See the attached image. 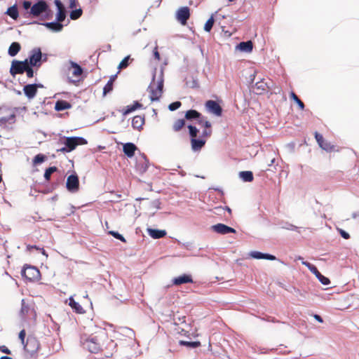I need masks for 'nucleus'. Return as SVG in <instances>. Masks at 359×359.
I'll return each mask as SVG.
<instances>
[{
  "label": "nucleus",
  "instance_id": "nucleus-1",
  "mask_svg": "<svg viewBox=\"0 0 359 359\" xmlns=\"http://www.w3.org/2000/svg\"><path fill=\"white\" fill-rule=\"evenodd\" d=\"M107 339L106 330L100 329L95 334L87 336L83 334L81 337V344L83 348L91 353H98L102 350L104 341Z\"/></svg>",
  "mask_w": 359,
  "mask_h": 359
},
{
  "label": "nucleus",
  "instance_id": "nucleus-2",
  "mask_svg": "<svg viewBox=\"0 0 359 359\" xmlns=\"http://www.w3.org/2000/svg\"><path fill=\"white\" fill-rule=\"evenodd\" d=\"M25 351L30 355H34L40 348V343L36 337L29 335L23 344Z\"/></svg>",
  "mask_w": 359,
  "mask_h": 359
},
{
  "label": "nucleus",
  "instance_id": "nucleus-3",
  "mask_svg": "<svg viewBox=\"0 0 359 359\" xmlns=\"http://www.w3.org/2000/svg\"><path fill=\"white\" fill-rule=\"evenodd\" d=\"M22 276L29 281L39 280L41 276L39 270L33 266L25 265L22 271Z\"/></svg>",
  "mask_w": 359,
  "mask_h": 359
},
{
  "label": "nucleus",
  "instance_id": "nucleus-4",
  "mask_svg": "<svg viewBox=\"0 0 359 359\" xmlns=\"http://www.w3.org/2000/svg\"><path fill=\"white\" fill-rule=\"evenodd\" d=\"M86 144V140L81 137H67L65 144L68 149H67L66 148H62L61 150L65 151H71L75 149L78 145H83Z\"/></svg>",
  "mask_w": 359,
  "mask_h": 359
},
{
  "label": "nucleus",
  "instance_id": "nucleus-5",
  "mask_svg": "<svg viewBox=\"0 0 359 359\" xmlns=\"http://www.w3.org/2000/svg\"><path fill=\"white\" fill-rule=\"evenodd\" d=\"M28 65L29 62L27 59L25 60L24 61L13 60L10 68V74L12 76H15L16 74H22L26 70Z\"/></svg>",
  "mask_w": 359,
  "mask_h": 359
},
{
  "label": "nucleus",
  "instance_id": "nucleus-6",
  "mask_svg": "<svg viewBox=\"0 0 359 359\" xmlns=\"http://www.w3.org/2000/svg\"><path fill=\"white\" fill-rule=\"evenodd\" d=\"M190 9L187 6L180 8L176 12V19L182 25H186L190 18Z\"/></svg>",
  "mask_w": 359,
  "mask_h": 359
},
{
  "label": "nucleus",
  "instance_id": "nucleus-7",
  "mask_svg": "<svg viewBox=\"0 0 359 359\" xmlns=\"http://www.w3.org/2000/svg\"><path fill=\"white\" fill-rule=\"evenodd\" d=\"M48 9V4L44 1H40L34 4L29 11V15L34 17H38L41 13L46 11Z\"/></svg>",
  "mask_w": 359,
  "mask_h": 359
},
{
  "label": "nucleus",
  "instance_id": "nucleus-8",
  "mask_svg": "<svg viewBox=\"0 0 359 359\" xmlns=\"http://www.w3.org/2000/svg\"><path fill=\"white\" fill-rule=\"evenodd\" d=\"M67 190L72 193H76L79 189V180L76 175H71L67 177L66 182Z\"/></svg>",
  "mask_w": 359,
  "mask_h": 359
},
{
  "label": "nucleus",
  "instance_id": "nucleus-9",
  "mask_svg": "<svg viewBox=\"0 0 359 359\" xmlns=\"http://www.w3.org/2000/svg\"><path fill=\"white\" fill-rule=\"evenodd\" d=\"M41 56L42 55L40 48L33 49L29 58H27L29 65L39 67L41 65Z\"/></svg>",
  "mask_w": 359,
  "mask_h": 359
},
{
  "label": "nucleus",
  "instance_id": "nucleus-10",
  "mask_svg": "<svg viewBox=\"0 0 359 359\" xmlns=\"http://www.w3.org/2000/svg\"><path fill=\"white\" fill-rule=\"evenodd\" d=\"M163 81H160L156 87L154 88L153 86H149L150 88V99L151 101L158 100L163 93Z\"/></svg>",
  "mask_w": 359,
  "mask_h": 359
},
{
  "label": "nucleus",
  "instance_id": "nucleus-11",
  "mask_svg": "<svg viewBox=\"0 0 359 359\" xmlns=\"http://www.w3.org/2000/svg\"><path fill=\"white\" fill-rule=\"evenodd\" d=\"M71 67L69 68V71H72V77L70 78L71 81L73 82L79 81L81 74H83V69L78 64L71 62H70Z\"/></svg>",
  "mask_w": 359,
  "mask_h": 359
},
{
  "label": "nucleus",
  "instance_id": "nucleus-12",
  "mask_svg": "<svg viewBox=\"0 0 359 359\" xmlns=\"http://www.w3.org/2000/svg\"><path fill=\"white\" fill-rule=\"evenodd\" d=\"M205 107L207 109L217 116H220L222 113V109L221 106L214 100H208L205 102Z\"/></svg>",
  "mask_w": 359,
  "mask_h": 359
},
{
  "label": "nucleus",
  "instance_id": "nucleus-13",
  "mask_svg": "<svg viewBox=\"0 0 359 359\" xmlns=\"http://www.w3.org/2000/svg\"><path fill=\"white\" fill-rule=\"evenodd\" d=\"M211 228L215 232L222 235L229 233H236V230L233 228L221 223L213 225Z\"/></svg>",
  "mask_w": 359,
  "mask_h": 359
},
{
  "label": "nucleus",
  "instance_id": "nucleus-14",
  "mask_svg": "<svg viewBox=\"0 0 359 359\" xmlns=\"http://www.w3.org/2000/svg\"><path fill=\"white\" fill-rule=\"evenodd\" d=\"M41 87V85L37 84H28L24 86L23 91L25 95L29 98H34L37 93V88Z\"/></svg>",
  "mask_w": 359,
  "mask_h": 359
},
{
  "label": "nucleus",
  "instance_id": "nucleus-15",
  "mask_svg": "<svg viewBox=\"0 0 359 359\" xmlns=\"http://www.w3.org/2000/svg\"><path fill=\"white\" fill-rule=\"evenodd\" d=\"M193 282L194 281L191 276L185 273L172 279V284L175 285H180L182 284L185 283H191Z\"/></svg>",
  "mask_w": 359,
  "mask_h": 359
},
{
  "label": "nucleus",
  "instance_id": "nucleus-16",
  "mask_svg": "<svg viewBox=\"0 0 359 359\" xmlns=\"http://www.w3.org/2000/svg\"><path fill=\"white\" fill-rule=\"evenodd\" d=\"M144 124V116H135L132 120V126L134 129L140 130L142 129V126Z\"/></svg>",
  "mask_w": 359,
  "mask_h": 359
},
{
  "label": "nucleus",
  "instance_id": "nucleus-17",
  "mask_svg": "<svg viewBox=\"0 0 359 359\" xmlns=\"http://www.w3.org/2000/svg\"><path fill=\"white\" fill-rule=\"evenodd\" d=\"M70 108H72V104L69 102L62 100H57L55 104V109L57 111L69 109Z\"/></svg>",
  "mask_w": 359,
  "mask_h": 359
},
{
  "label": "nucleus",
  "instance_id": "nucleus-18",
  "mask_svg": "<svg viewBox=\"0 0 359 359\" xmlns=\"http://www.w3.org/2000/svg\"><path fill=\"white\" fill-rule=\"evenodd\" d=\"M149 235L155 239L163 238L166 235V231L165 230H159L154 229H147Z\"/></svg>",
  "mask_w": 359,
  "mask_h": 359
},
{
  "label": "nucleus",
  "instance_id": "nucleus-19",
  "mask_svg": "<svg viewBox=\"0 0 359 359\" xmlns=\"http://www.w3.org/2000/svg\"><path fill=\"white\" fill-rule=\"evenodd\" d=\"M6 112V109H0V124L6 123L8 122H10L11 120L14 119L15 115L13 114H9L8 115H6L5 114Z\"/></svg>",
  "mask_w": 359,
  "mask_h": 359
},
{
  "label": "nucleus",
  "instance_id": "nucleus-20",
  "mask_svg": "<svg viewBox=\"0 0 359 359\" xmlns=\"http://www.w3.org/2000/svg\"><path fill=\"white\" fill-rule=\"evenodd\" d=\"M136 149V146L133 143H126L123 145V152L128 157L133 156Z\"/></svg>",
  "mask_w": 359,
  "mask_h": 359
},
{
  "label": "nucleus",
  "instance_id": "nucleus-21",
  "mask_svg": "<svg viewBox=\"0 0 359 359\" xmlns=\"http://www.w3.org/2000/svg\"><path fill=\"white\" fill-rule=\"evenodd\" d=\"M191 148L194 151H199L205 145V140L202 139H191Z\"/></svg>",
  "mask_w": 359,
  "mask_h": 359
},
{
  "label": "nucleus",
  "instance_id": "nucleus-22",
  "mask_svg": "<svg viewBox=\"0 0 359 359\" xmlns=\"http://www.w3.org/2000/svg\"><path fill=\"white\" fill-rule=\"evenodd\" d=\"M250 255L252 257H253L255 259H269V260H275L276 259V257L272 255L264 254V253L257 252V251L252 252L250 253Z\"/></svg>",
  "mask_w": 359,
  "mask_h": 359
},
{
  "label": "nucleus",
  "instance_id": "nucleus-23",
  "mask_svg": "<svg viewBox=\"0 0 359 359\" xmlns=\"http://www.w3.org/2000/svg\"><path fill=\"white\" fill-rule=\"evenodd\" d=\"M21 49V46L18 42H13L8 48L9 55L15 56Z\"/></svg>",
  "mask_w": 359,
  "mask_h": 359
},
{
  "label": "nucleus",
  "instance_id": "nucleus-24",
  "mask_svg": "<svg viewBox=\"0 0 359 359\" xmlns=\"http://www.w3.org/2000/svg\"><path fill=\"white\" fill-rule=\"evenodd\" d=\"M238 48L241 51L250 53L253 48V43L251 41H243L238 44Z\"/></svg>",
  "mask_w": 359,
  "mask_h": 359
},
{
  "label": "nucleus",
  "instance_id": "nucleus-25",
  "mask_svg": "<svg viewBox=\"0 0 359 359\" xmlns=\"http://www.w3.org/2000/svg\"><path fill=\"white\" fill-rule=\"evenodd\" d=\"M43 25L48 29L55 32H60L62 30L63 27V25L58 22H46Z\"/></svg>",
  "mask_w": 359,
  "mask_h": 359
},
{
  "label": "nucleus",
  "instance_id": "nucleus-26",
  "mask_svg": "<svg viewBox=\"0 0 359 359\" xmlns=\"http://www.w3.org/2000/svg\"><path fill=\"white\" fill-rule=\"evenodd\" d=\"M69 306L78 313H83L85 312L83 308L73 298L69 299Z\"/></svg>",
  "mask_w": 359,
  "mask_h": 359
},
{
  "label": "nucleus",
  "instance_id": "nucleus-27",
  "mask_svg": "<svg viewBox=\"0 0 359 359\" xmlns=\"http://www.w3.org/2000/svg\"><path fill=\"white\" fill-rule=\"evenodd\" d=\"M142 104L139 103L138 102H135L133 104L127 106L126 108L123 111V115H127L135 110L140 109L142 107Z\"/></svg>",
  "mask_w": 359,
  "mask_h": 359
},
{
  "label": "nucleus",
  "instance_id": "nucleus-28",
  "mask_svg": "<svg viewBox=\"0 0 359 359\" xmlns=\"http://www.w3.org/2000/svg\"><path fill=\"white\" fill-rule=\"evenodd\" d=\"M201 116V114L194 109H190L188 110L185 114V118L187 120H191V119H197L200 118Z\"/></svg>",
  "mask_w": 359,
  "mask_h": 359
},
{
  "label": "nucleus",
  "instance_id": "nucleus-29",
  "mask_svg": "<svg viewBox=\"0 0 359 359\" xmlns=\"http://www.w3.org/2000/svg\"><path fill=\"white\" fill-rule=\"evenodd\" d=\"M240 177L245 182H250L253 180V174L251 171H242L239 174Z\"/></svg>",
  "mask_w": 359,
  "mask_h": 359
},
{
  "label": "nucleus",
  "instance_id": "nucleus-30",
  "mask_svg": "<svg viewBox=\"0 0 359 359\" xmlns=\"http://www.w3.org/2000/svg\"><path fill=\"white\" fill-rule=\"evenodd\" d=\"M185 126V121L184 119H177L172 125V130L175 132L180 131Z\"/></svg>",
  "mask_w": 359,
  "mask_h": 359
},
{
  "label": "nucleus",
  "instance_id": "nucleus-31",
  "mask_svg": "<svg viewBox=\"0 0 359 359\" xmlns=\"http://www.w3.org/2000/svg\"><path fill=\"white\" fill-rule=\"evenodd\" d=\"M6 14L8 15L13 20H17L19 16V14L16 6L9 7L6 11Z\"/></svg>",
  "mask_w": 359,
  "mask_h": 359
},
{
  "label": "nucleus",
  "instance_id": "nucleus-32",
  "mask_svg": "<svg viewBox=\"0 0 359 359\" xmlns=\"http://www.w3.org/2000/svg\"><path fill=\"white\" fill-rule=\"evenodd\" d=\"M290 97L297 104L301 110L304 109L305 105L304 102L298 97V96L293 91H292L290 93Z\"/></svg>",
  "mask_w": 359,
  "mask_h": 359
},
{
  "label": "nucleus",
  "instance_id": "nucleus-33",
  "mask_svg": "<svg viewBox=\"0 0 359 359\" xmlns=\"http://www.w3.org/2000/svg\"><path fill=\"white\" fill-rule=\"evenodd\" d=\"M320 147L327 152L337 151L334 145L332 144L330 142H327L326 140H325V142L321 145H320Z\"/></svg>",
  "mask_w": 359,
  "mask_h": 359
},
{
  "label": "nucleus",
  "instance_id": "nucleus-34",
  "mask_svg": "<svg viewBox=\"0 0 359 359\" xmlns=\"http://www.w3.org/2000/svg\"><path fill=\"white\" fill-rule=\"evenodd\" d=\"M302 264L307 266L310 271L313 273L316 276V278L319 276V274H320V272L318 270L317 267L313 264H311V263L307 262H303Z\"/></svg>",
  "mask_w": 359,
  "mask_h": 359
},
{
  "label": "nucleus",
  "instance_id": "nucleus-35",
  "mask_svg": "<svg viewBox=\"0 0 359 359\" xmlns=\"http://www.w3.org/2000/svg\"><path fill=\"white\" fill-rule=\"evenodd\" d=\"M82 13L83 11L81 8L74 10L70 13V18L72 20H77L82 15Z\"/></svg>",
  "mask_w": 359,
  "mask_h": 359
},
{
  "label": "nucleus",
  "instance_id": "nucleus-36",
  "mask_svg": "<svg viewBox=\"0 0 359 359\" xmlns=\"http://www.w3.org/2000/svg\"><path fill=\"white\" fill-rule=\"evenodd\" d=\"M57 170V168L53 166V167H50L48 168H47L45 171V173H44V178L46 179V181H49L50 179V176L51 175L55 172Z\"/></svg>",
  "mask_w": 359,
  "mask_h": 359
},
{
  "label": "nucleus",
  "instance_id": "nucleus-37",
  "mask_svg": "<svg viewBox=\"0 0 359 359\" xmlns=\"http://www.w3.org/2000/svg\"><path fill=\"white\" fill-rule=\"evenodd\" d=\"M214 22H215L214 18L212 16H211L205 22V26H204V29L208 32H210V30L212 29V28L213 27Z\"/></svg>",
  "mask_w": 359,
  "mask_h": 359
},
{
  "label": "nucleus",
  "instance_id": "nucleus-38",
  "mask_svg": "<svg viewBox=\"0 0 359 359\" xmlns=\"http://www.w3.org/2000/svg\"><path fill=\"white\" fill-rule=\"evenodd\" d=\"M180 345H184L192 348H196L198 347L201 345V343L199 341H180Z\"/></svg>",
  "mask_w": 359,
  "mask_h": 359
},
{
  "label": "nucleus",
  "instance_id": "nucleus-39",
  "mask_svg": "<svg viewBox=\"0 0 359 359\" xmlns=\"http://www.w3.org/2000/svg\"><path fill=\"white\" fill-rule=\"evenodd\" d=\"M148 168V165L145 162H138L136 165V169L140 173H144Z\"/></svg>",
  "mask_w": 359,
  "mask_h": 359
},
{
  "label": "nucleus",
  "instance_id": "nucleus-40",
  "mask_svg": "<svg viewBox=\"0 0 359 359\" xmlns=\"http://www.w3.org/2000/svg\"><path fill=\"white\" fill-rule=\"evenodd\" d=\"M46 157L45 155L39 154L34 157L33 163L34 164H39L43 163L46 160Z\"/></svg>",
  "mask_w": 359,
  "mask_h": 359
},
{
  "label": "nucleus",
  "instance_id": "nucleus-41",
  "mask_svg": "<svg viewBox=\"0 0 359 359\" xmlns=\"http://www.w3.org/2000/svg\"><path fill=\"white\" fill-rule=\"evenodd\" d=\"M113 90V83L111 81H108L107 84L104 86L103 88V95H106L107 93L111 92Z\"/></svg>",
  "mask_w": 359,
  "mask_h": 359
},
{
  "label": "nucleus",
  "instance_id": "nucleus-42",
  "mask_svg": "<svg viewBox=\"0 0 359 359\" xmlns=\"http://www.w3.org/2000/svg\"><path fill=\"white\" fill-rule=\"evenodd\" d=\"M65 17H66V14H65V9H60V11H58L57 14V22L60 23V22L64 21L65 19Z\"/></svg>",
  "mask_w": 359,
  "mask_h": 359
},
{
  "label": "nucleus",
  "instance_id": "nucleus-43",
  "mask_svg": "<svg viewBox=\"0 0 359 359\" xmlns=\"http://www.w3.org/2000/svg\"><path fill=\"white\" fill-rule=\"evenodd\" d=\"M109 233L110 235L113 236L115 238L120 240L123 243L126 242V240L125 239V238L121 234L118 233L117 231H110L109 232Z\"/></svg>",
  "mask_w": 359,
  "mask_h": 359
},
{
  "label": "nucleus",
  "instance_id": "nucleus-44",
  "mask_svg": "<svg viewBox=\"0 0 359 359\" xmlns=\"http://www.w3.org/2000/svg\"><path fill=\"white\" fill-rule=\"evenodd\" d=\"M188 128L189 130V134L191 137L196 138L198 133V130L195 126L191 125L188 126Z\"/></svg>",
  "mask_w": 359,
  "mask_h": 359
},
{
  "label": "nucleus",
  "instance_id": "nucleus-45",
  "mask_svg": "<svg viewBox=\"0 0 359 359\" xmlns=\"http://www.w3.org/2000/svg\"><path fill=\"white\" fill-rule=\"evenodd\" d=\"M129 59H130V56H127V57H124L119 63L118 68L120 69L126 68L128 66Z\"/></svg>",
  "mask_w": 359,
  "mask_h": 359
},
{
  "label": "nucleus",
  "instance_id": "nucleus-46",
  "mask_svg": "<svg viewBox=\"0 0 359 359\" xmlns=\"http://www.w3.org/2000/svg\"><path fill=\"white\" fill-rule=\"evenodd\" d=\"M318 280L324 285H327L330 283V280L328 278L324 276L321 273L317 277Z\"/></svg>",
  "mask_w": 359,
  "mask_h": 359
},
{
  "label": "nucleus",
  "instance_id": "nucleus-47",
  "mask_svg": "<svg viewBox=\"0 0 359 359\" xmlns=\"http://www.w3.org/2000/svg\"><path fill=\"white\" fill-rule=\"evenodd\" d=\"M29 310V307L27 304H25L24 299L22 300V307H21V313L23 316H26L28 313Z\"/></svg>",
  "mask_w": 359,
  "mask_h": 359
},
{
  "label": "nucleus",
  "instance_id": "nucleus-48",
  "mask_svg": "<svg viewBox=\"0 0 359 359\" xmlns=\"http://www.w3.org/2000/svg\"><path fill=\"white\" fill-rule=\"evenodd\" d=\"M181 105H182V103L180 101H176V102H174L170 104L168 106V109L170 111H175V110L177 109L178 108H180L181 107Z\"/></svg>",
  "mask_w": 359,
  "mask_h": 359
},
{
  "label": "nucleus",
  "instance_id": "nucleus-49",
  "mask_svg": "<svg viewBox=\"0 0 359 359\" xmlns=\"http://www.w3.org/2000/svg\"><path fill=\"white\" fill-rule=\"evenodd\" d=\"M198 123L202 127H204L205 128H211V123L208 121L203 120V118H201L198 120Z\"/></svg>",
  "mask_w": 359,
  "mask_h": 359
},
{
  "label": "nucleus",
  "instance_id": "nucleus-50",
  "mask_svg": "<svg viewBox=\"0 0 359 359\" xmlns=\"http://www.w3.org/2000/svg\"><path fill=\"white\" fill-rule=\"evenodd\" d=\"M315 138L319 146L325 142V139L323 138V135L319 134L318 132L315 133Z\"/></svg>",
  "mask_w": 359,
  "mask_h": 359
},
{
  "label": "nucleus",
  "instance_id": "nucleus-51",
  "mask_svg": "<svg viewBox=\"0 0 359 359\" xmlns=\"http://www.w3.org/2000/svg\"><path fill=\"white\" fill-rule=\"evenodd\" d=\"M32 67V66L28 65V66L26 68V70L25 71L28 78H32L34 76V71Z\"/></svg>",
  "mask_w": 359,
  "mask_h": 359
},
{
  "label": "nucleus",
  "instance_id": "nucleus-52",
  "mask_svg": "<svg viewBox=\"0 0 359 359\" xmlns=\"http://www.w3.org/2000/svg\"><path fill=\"white\" fill-rule=\"evenodd\" d=\"M25 337H26V332L25 330H22L20 333H19V339H20L21 341V343L22 344H24L25 342Z\"/></svg>",
  "mask_w": 359,
  "mask_h": 359
},
{
  "label": "nucleus",
  "instance_id": "nucleus-53",
  "mask_svg": "<svg viewBox=\"0 0 359 359\" xmlns=\"http://www.w3.org/2000/svg\"><path fill=\"white\" fill-rule=\"evenodd\" d=\"M22 6L25 10H28L29 8L31 9L32 3H31V1H24L22 3Z\"/></svg>",
  "mask_w": 359,
  "mask_h": 359
},
{
  "label": "nucleus",
  "instance_id": "nucleus-54",
  "mask_svg": "<svg viewBox=\"0 0 359 359\" xmlns=\"http://www.w3.org/2000/svg\"><path fill=\"white\" fill-rule=\"evenodd\" d=\"M212 133V130L210 128H205L203 133L202 135L203 137H209Z\"/></svg>",
  "mask_w": 359,
  "mask_h": 359
},
{
  "label": "nucleus",
  "instance_id": "nucleus-55",
  "mask_svg": "<svg viewBox=\"0 0 359 359\" xmlns=\"http://www.w3.org/2000/svg\"><path fill=\"white\" fill-rule=\"evenodd\" d=\"M0 351L6 354H11V351L6 346H0Z\"/></svg>",
  "mask_w": 359,
  "mask_h": 359
},
{
  "label": "nucleus",
  "instance_id": "nucleus-56",
  "mask_svg": "<svg viewBox=\"0 0 359 359\" xmlns=\"http://www.w3.org/2000/svg\"><path fill=\"white\" fill-rule=\"evenodd\" d=\"M154 56L155 57V59L158 61H160L161 60V56H160V54L158 51V49L157 48H155L154 50Z\"/></svg>",
  "mask_w": 359,
  "mask_h": 359
},
{
  "label": "nucleus",
  "instance_id": "nucleus-57",
  "mask_svg": "<svg viewBox=\"0 0 359 359\" xmlns=\"http://www.w3.org/2000/svg\"><path fill=\"white\" fill-rule=\"evenodd\" d=\"M339 232H340L341 236L344 238H345V239H348V238H350V235H349L347 232H346L345 231H344V230H341H341L339 231Z\"/></svg>",
  "mask_w": 359,
  "mask_h": 359
},
{
  "label": "nucleus",
  "instance_id": "nucleus-58",
  "mask_svg": "<svg viewBox=\"0 0 359 359\" xmlns=\"http://www.w3.org/2000/svg\"><path fill=\"white\" fill-rule=\"evenodd\" d=\"M283 228L285 229H287V230H291V231H294L297 229V227L296 226L291 224H288L287 225V226H285Z\"/></svg>",
  "mask_w": 359,
  "mask_h": 359
},
{
  "label": "nucleus",
  "instance_id": "nucleus-59",
  "mask_svg": "<svg viewBox=\"0 0 359 359\" xmlns=\"http://www.w3.org/2000/svg\"><path fill=\"white\" fill-rule=\"evenodd\" d=\"M55 3L58 8V11H60V9H65L62 4L60 2V0H55Z\"/></svg>",
  "mask_w": 359,
  "mask_h": 359
},
{
  "label": "nucleus",
  "instance_id": "nucleus-60",
  "mask_svg": "<svg viewBox=\"0 0 359 359\" xmlns=\"http://www.w3.org/2000/svg\"><path fill=\"white\" fill-rule=\"evenodd\" d=\"M314 318L318 320V322L320 323H323V318L319 316V315H317V314H315L313 316Z\"/></svg>",
  "mask_w": 359,
  "mask_h": 359
},
{
  "label": "nucleus",
  "instance_id": "nucleus-61",
  "mask_svg": "<svg viewBox=\"0 0 359 359\" xmlns=\"http://www.w3.org/2000/svg\"><path fill=\"white\" fill-rule=\"evenodd\" d=\"M76 6V0H70L69 2V7L71 8H73Z\"/></svg>",
  "mask_w": 359,
  "mask_h": 359
},
{
  "label": "nucleus",
  "instance_id": "nucleus-62",
  "mask_svg": "<svg viewBox=\"0 0 359 359\" xmlns=\"http://www.w3.org/2000/svg\"><path fill=\"white\" fill-rule=\"evenodd\" d=\"M27 249L28 250H31V249H36V250H41L39 247H37L36 245H28L27 246Z\"/></svg>",
  "mask_w": 359,
  "mask_h": 359
},
{
  "label": "nucleus",
  "instance_id": "nucleus-63",
  "mask_svg": "<svg viewBox=\"0 0 359 359\" xmlns=\"http://www.w3.org/2000/svg\"><path fill=\"white\" fill-rule=\"evenodd\" d=\"M225 210H226L228 211V212H229L230 215H231V209L229 207L226 206V207H225Z\"/></svg>",
  "mask_w": 359,
  "mask_h": 359
},
{
  "label": "nucleus",
  "instance_id": "nucleus-64",
  "mask_svg": "<svg viewBox=\"0 0 359 359\" xmlns=\"http://www.w3.org/2000/svg\"><path fill=\"white\" fill-rule=\"evenodd\" d=\"M0 359H13V358L11 357H8V356H2L0 358Z\"/></svg>",
  "mask_w": 359,
  "mask_h": 359
}]
</instances>
